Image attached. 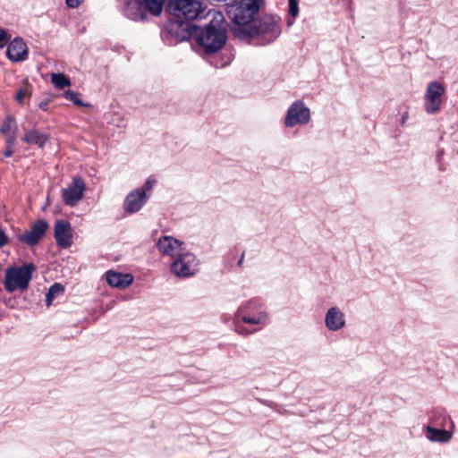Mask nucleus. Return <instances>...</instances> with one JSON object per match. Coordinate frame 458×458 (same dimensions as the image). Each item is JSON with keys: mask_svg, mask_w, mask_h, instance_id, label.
<instances>
[{"mask_svg": "<svg viewBox=\"0 0 458 458\" xmlns=\"http://www.w3.org/2000/svg\"><path fill=\"white\" fill-rule=\"evenodd\" d=\"M281 18L277 15L265 14L245 30L238 38H259L263 44L275 41L281 34Z\"/></svg>", "mask_w": 458, "mask_h": 458, "instance_id": "f257e3e1", "label": "nucleus"}, {"mask_svg": "<svg viewBox=\"0 0 458 458\" xmlns=\"http://www.w3.org/2000/svg\"><path fill=\"white\" fill-rule=\"evenodd\" d=\"M262 3L263 0H241L231 7L229 11L233 20L231 31L236 38L242 36L253 23Z\"/></svg>", "mask_w": 458, "mask_h": 458, "instance_id": "f03ea898", "label": "nucleus"}, {"mask_svg": "<svg viewBox=\"0 0 458 458\" xmlns=\"http://www.w3.org/2000/svg\"><path fill=\"white\" fill-rule=\"evenodd\" d=\"M165 0H134L127 1L124 8V15L134 21H144L148 14L158 17L163 13Z\"/></svg>", "mask_w": 458, "mask_h": 458, "instance_id": "7ed1b4c3", "label": "nucleus"}, {"mask_svg": "<svg viewBox=\"0 0 458 458\" xmlns=\"http://www.w3.org/2000/svg\"><path fill=\"white\" fill-rule=\"evenodd\" d=\"M431 423L424 428L427 439L433 443L446 444L454 435V423L449 415H443L442 421L432 417Z\"/></svg>", "mask_w": 458, "mask_h": 458, "instance_id": "20e7f679", "label": "nucleus"}, {"mask_svg": "<svg viewBox=\"0 0 458 458\" xmlns=\"http://www.w3.org/2000/svg\"><path fill=\"white\" fill-rule=\"evenodd\" d=\"M227 39L226 30L222 26L208 24L198 35L197 41L207 53H215L220 50Z\"/></svg>", "mask_w": 458, "mask_h": 458, "instance_id": "39448f33", "label": "nucleus"}, {"mask_svg": "<svg viewBox=\"0 0 458 458\" xmlns=\"http://www.w3.org/2000/svg\"><path fill=\"white\" fill-rule=\"evenodd\" d=\"M36 270L32 263H26L21 267H10L6 270L4 287L8 292L17 289L25 290L31 280L32 273Z\"/></svg>", "mask_w": 458, "mask_h": 458, "instance_id": "423d86ee", "label": "nucleus"}, {"mask_svg": "<svg viewBox=\"0 0 458 458\" xmlns=\"http://www.w3.org/2000/svg\"><path fill=\"white\" fill-rule=\"evenodd\" d=\"M197 265L198 263L194 254L181 252L172 263L171 270L177 276L188 277L197 272Z\"/></svg>", "mask_w": 458, "mask_h": 458, "instance_id": "0eeeda50", "label": "nucleus"}, {"mask_svg": "<svg viewBox=\"0 0 458 458\" xmlns=\"http://www.w3.org/2000/svg\"><path fill=\"white\" fill-rule=\"evenodd\" d=\"M445 87L437 81L428 83L424 95V107L428 114H435L440 110Z\"/></svg>", "mask_w": 458, "mask_h": 458, "instance_id": "6e6552de", "label": "nucleus"}, {"mask_svg": "<svg viewBox=\"0 0 458 458\" xmlns=\"http://www.w3.org/2000/svg\"><path fill=\"white\" fill-rule=\"evenodd\" d=\"M171 6L177 13V16H182L186 20L197 19L204 12L199 0H171Z\"/></svg>", "mask_w": 458, "mask_h": 458, "instance_id": "1a4fd4ad", "label": "nucleus"}, {"mask_svg": "<svg viewBox=\"0 0 458 458\" xmlns=\"http://www.w3.org/2000/svg\"><path fill=\"white\" fill-rule=\"evenodd\" d=\"M310 119V109L301 100L293 102L289 107L284 124L286 127H293L297 124H306Z\"/></svg>", "mask_w": 458, "mask_h": 458, "instance_id": "9d476101", "label": "nucleus"}, {"mask_svg": "<svg viewBox=\"0 0 458 458\" xmlns=\"http://www.w3.org/2000/svg\"><path fill=\"white\" fill-rule=\"evenodd\" d=\"M86 185L81 177H73L72 182L62 191L64 202L70 207H74L82 199Z\"/></svg>", "mask_w": 458, "mask_h": 458, "instance_id": "9b49d317", "label": "nucleus"}, {"mask_svg": "<svg viewBox=\"0 0 458 458\" xmlns=\"http://www.w3.org/2000/svg\"><path fill=\"white\" fill-rule=\"evenodd\" d=\"M55 239L61 248H69L72 245V226L64 219L57 220L55 224Z\"/></svg>", "mask_w": 458, "mask_h": 458, "instance_id": "f8f14e48", "label": "nucleus"}, {"mask_svg": "<svg viewBox=\"0 0 458 458\" xmlns=\"http://www.w3.org/2000/svg\"><path fill=\"white\" fill-rule=\"evenodd\" d=\"M47 227L48 224L45 220H38L28 232L20 236V241L29 246H34L43 238Z\"/></svg>", "mask_w": 458, "mask_h": 458, "instance_id": "ddd939ff", "label": "nucleus"}, {"mask_svg": "<svg viewBox=\"0 0 458 458\" xmlns=\"http://www.w3.org/2000/svg\"><path fill=\"white\" fill-rule=\"evenodd\" d=\"M182 242L171 236H163L158 240L157 247L164 255L175 258L182 251Z\"/></svg>", "mask_w": 458, "mask_h": 458, "instance_id": "4468645a", "label": "nucleus"}, {"mask_svg": "<svg viewBox=\"0 0 458 458\" xmlns=\"http://www.w3.org/2000/svg\"><path fill=\"white\" fill-rule=\"evenodd\" d=\"M6 55L13 62H19L26 59L28 55V47L26 43L21 38H14L9 43Z\"/></svg>", "mask_w": 458, "mask_h": 458, "instance_id": "2eb2a0df", "label": "nucleus"}, {"mask_svg": "<svg viewBox=\"0 0 458 458\" xmlns=\"http://www.w3.org/2000/svg\"><path fill=\"white\" fill-rule=\"evenodd\" d=\"M325 324L331 331H337L345 326L344 314L337 308H330L325 317Z\"/></svg>", "mask_w": 458, "mask_h": 458, "instance_id": "dca6fc26", "label": "nucleus"}, {"mask_svg": "<svg viewBox=\"0 0 458 458\" xmlns=\"http://www.w3.org/2000/svg\"><path fill=\"white\" fill-rule=\"evenodd\" d=\"M148 196H144V190H134L128 194L124 201V209L129 213L139 211L146 202Z\"/></svg>", "mask_w": 458, "mask_h": 458, "instance_id": "f3484780", "label": "nucleus"}, {"mask_svg": "<svg viewBox=\"0 0 458 458\" xmlns=\"http://www.w3.org/2000/svg\"><path fill=\"white\" fill-rule=\"evenodd\" d=\"M106 278L110 286L120 289L130 286L133 282V276L131 274H123L112 270L106 273Z\"/></svg>", "mask_w": 458, "mask_h": 458, "instance_id": "a211bd4d", "label": "nucleus"}, {"mask_svg": "<svg viewBox=\"0 0 458 458\" xmlns=\"http://www.w3.org/2000/svg\"><path fill=\"white\" fill-rule=\"evenodd\" d=\"M49 137L46 133H42L36 129L26 131L22 140L28 144H35L39 148H43Z\"/></svg>", "mask_w": 458, "mask_h": 458, "instance_id": "6ab92c4d", "label": "nucleus"}, {"mask_svg": "<svg viewBox=\"0 0 458 458\" xmlns=\"http://www.w3.org/2000/svg\"><path fill=\"white\" fill-rule=\"evenodd\" d=\"M14 119L12 116H8L7 119L1 126V132L5 138L7 144L14 145L15 143V131L13 128Z\"/></svg>", "mask_w": 458, "mask_h": 458, "instance_id": "aec40b11", "label": "nucleus"}, {"mask_svg": "<svg viewBox=\"0 0 458 458\" xmlns=\"http://www.w3.org/2000/svg\"><path fill=\"white\" fill-rule=\"evenodd\" d=\"M170 33H174L175 37L182 41L189 36V26L184 24L174 23L169 28Z\"/></svg>", "mask_w": 458, "mask_h": 458, "instance_id": "412c9836", "label": "nucleus"}, {"mask_svg": "<svg viewBox=\"0 0 458 458\" xmlns=\"http://www.w3.org/2000/svg\"><path fill=\"white\" fill-rule=\"evenodd\" d=\"M64 291V286L59 284L55 283L48 289V292L46 294V303L47 306H50L54 301V299L57 296L63 293Z\"/></svg>", "mask_w": 458, "mask_h": 458, "instance_id": "4be33fe9", "label": "nucleus"}, {"mask_svg": "<svg viewBox=\"0 0 458 458\" xmlns=\"http://www.w3.org/2000/svg\"><path fill=\"white\" fill-rule=\"evenodd\" d=\"M51 82L58 89H64L71 85L69 78L63 73H53Z\"/></svg>", "mask_w": 458, "mask_h": 458, "instance_id": "5701e85b", "label": "nucleus"}, {"mask_svg": "<svg viewBox=\"0 0 458 458\" xmlns=\"http://www.w3.org/2000/svg\"><path fill=\"white\" fill-rule=\"evenodd\" d=\"M289 2V14L292 19H288L287 24L288 26H292L294 19L298 16L299 13V6L298 0H288Z\"/></svg>", "mask_w": 458, "mask_h": 458, "instance_id": "b1692460", "label": "nucleus"}, {"mask_svg": "<svg viewBox=\"0 0 458 458\" xmlns=\"http://www.w3.org/2000/svg\"><path fill=\"white\" fill-rule=\"evenodd\" d=\"M64 98L67 100L73 102L76 106H81L83 103L79 98V94L72 90H66L63 94Z\"/></svg>", "mask_w": 458, "mask_h": 458, "instance_id": "393cba45", "label": "nucleus"}, {"mask_svg": "<svg viewBox=\"0 0 458 458\" xmlns=\"http://www.w3.org/2000/svg\"><path fill=\"white\" fill-rule=\"evenodd\" d=\"M237 319L238 320H242L245 323H249V324H252V325H256V324H261L263 323L264 319H265V316H259L258 318H250V317H246V316H241L240 314L237 315Z\"/></svg>", "mask_w": 458, "mask_h": 458, "instance_id": "a878e982", "label": "nucleus"}, {"mask_svg": "<svg viewBox=\"0 0 458 458\" xmlns=\"http://www.w3.org/2000/svg\"><path fill=\"white\" fill-rule=\"evenodd\" d=\"M29 95V92L27 89H21L17 93H16V96H15V98L16 100L19 102V103H21L22 100Z\"/></svg>", "mask_w": 458, "mask_h": 458, "instance_id": "bb28decb", "label": "nucleus"}, {"mask_svg": "<svg viewBox=\"0 0 458 458\" xmlns=\"http://www.w3.org/2000/svg\"><path fill=\"white\" fill-rule=\"evenodd\" d=\"M84 0H65V4L69 8H77L79 7Z\"/></svg>", "mask_w": 458, "mask_h": 458, "instance_id": "cd10ccee", "label": "nucleus"}, {"mask_svg": "<svg viewBox=\"0 0 458 458\" xmlns=\"http://www.w3.org/2000/svg\"><path fill=\"white\" fill-rule=\"evenodd\" d=\"M9 37L7 32L4 29H0V47H4Z\"/></svg>", "mask_w": 458, "mask_h": 458, "instance_id": "c85d7f7f", "label": "nucleus"}, {"mask_svg": "<svg viewBox=\"0 0 458 458\" xmlns=\"http://www.w3.org/2000/svg\"><path fill=\"white\" fill-rule=\"evenodd\" d=\"M154 183H155V180L148 179L144 183L143 187L140 189V190H144V196H147L146 192L149 191L153 188Z\"/></svg>", "mask_w": 458, "mask_h": 458, "instance_id": "c756f323", "label": "nucleus"}, {"mask_svg": "<svg viewBox=\"0 0 458 458\" xmlns=\"http://www.w3.org/2000/svg\"><path fill=\"white\" fill-rule=\"evenodd\" d=\"M8 242V238L4 233V231L0 230V248L4 246Z\"/></svg>", "mask_w": 458, "mask_h": 458, "instance_id": "7c9ffc66", "label": "nucleus"}, {"mask_svg": "<svg viewBox=\"0 0 458 458\" xmlns=\"http://www.w3.org/2000/svg\"><path fill=\"white\" fill-rule=\"evenodd\" d=\"M13 145H11V144H8L7 146V148L5 149L4 155L5 157H12L13 153Z\"/></svg>", "mask_w": 458, "mask_h": 458, "instance_id": "2f4dec72", "label": "nucleus"}, {"mask_svg": "<svg viewBox=\"0 0 458 458\" xmlns=\"http://www.w3.org/2000/svg\"><path fill=\"white\" fill-rule=\"evenodd\" d=\"M236 331L242 335H248L252 333L253 331H247L242 327L240 325H236Z\"/></svg>", "mask_w": 458, "mask_h": 458, "instance_id": "473e14b6", "label": "nucleus"}, {"mask_svg": "<svg viewBox=\"0 0 458 458\" xmlns=\"http://www.w3.org/2000/svg\"><path fill=\"white\" fill-rule=\"evenodd\" d=\"M443 415H446L445 412L440 411H437L432 417L436 416L437 418L438 421H442Z\"/></svg>", "mask_w": 458, "mask_h": 458, "instance_id": "72a5a7b5", "label": "nucleus"}, {"mask_svg": "<svg viewBox=\"0 0 458 458\" xmlns=\"http://www.w3.org/2000/svg\"><path fill=\"white\" fill-rule=\"evenodd\" d=\"M243 259H244V252L242 254L239 261H238V265L241 267L242 266V263H243Z\"/></svg>", "mask_w": 458, "mask_h": 458, "instance_id": "f704fd0d", "label": "nucleus"}, {"mask_svg": "<svg viewBox=\"0 0 458 458\" xmlns=\"http://www.w3.org/2000/svg\"><path fill=\"white\" fill-rule=\"evenodd\" d=\"M406 118H407V114H405L403 116V123L405 122Z\"/></svg>", "mask_w": 458, "mask_h": 458, "instance_id": "c9c22d12", "label": "nucleus"}]
</instances>
